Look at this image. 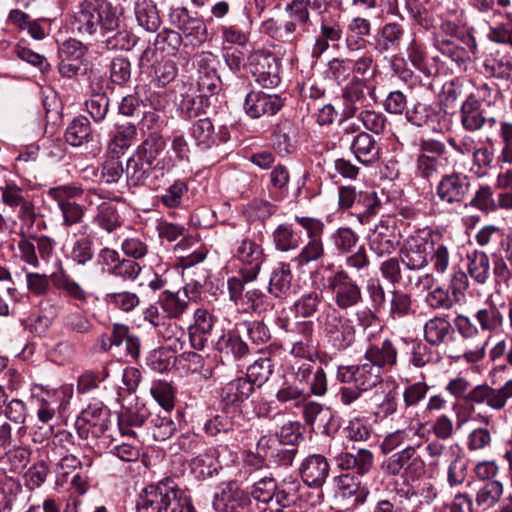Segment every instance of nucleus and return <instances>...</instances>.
<instances>
[{"mask_svg":"<svg viewBox=\"0 0 512 512\" xmlns=\"http://www.w3.org/2000/svg\"><path fill=\"white\" fill-rule=\"evenodd\" d=\"M505 306L504 301L496 304L493 295H489L484 306L478 308L472 317L458 314L454 318L457 333L471 347L464 354L467 361L477 362L485 357L489 340L503 330L505 316L501 309Z\"/></svg>","mask_w":512,"mask_h":512,"instance_id":"f257e3e1","label":"nucleus"},{"mask_svg":"<svg viewBox=\"0 0 512 512\" xmlns=\"http://www.w3.org/2000/svg\"><path fill=\"white\" fill-rule=\"evenodd\" d=\"M120 23L117 8L107 0H82L71 20V28L80 34H94L98 28L112 31Z\"/></svg>","mask_w":512,"mask_h":512,"instance_id":"f03ea898","label":"nucleus"},{"mask_svg":"<svg viewBox=\"0 0 512 512\" xmlns=\"http://www.w3.org/2000/svg\"><path fill=\"white\" fill-rule=\"evenodd\" d=\"M324 339L337 350H345L356 339V327L352 320L338 309L328 306L317 318Z\"/></svg>","mask_w":512,"mask_h":512,"instance_id":"7ed1b4c3","label":"nucleus"},{"mask_svg":"<svg viewBox=\"0 0 512 512\" xmlns=\"http://www.w3.org/2000/svg\"><path fill=\"white\" fill-rule=\"evenodd\" d=\"M338 205L341 210H349L364 225L379 212L382 202L376 191L357 190L347 185L338 188Z\"/></svg>","mask_w":512,"mask_h":512,"instance_id":"20e7f679","label":"nucleus"},{"mask_svg":"<svg viewBox=\"0 0 512 512\" xmlns=\"http://www.w3.org/2000/svg\"><path fill=\"white\" fill-rule=\"evenodd\" d=\"M422 445L423 441L417 440L387 457L381 465L384 474L411 480L419 478L425 471L424 460L418 454Z\"/></svg>","mask_w":512,"mask_h":512,"instance_id":"39448f33","label":"nucleus"},{"mask_svg":"<svg viewBox=\"0 0 512 512\" xmlns=\"http://www.w3.org/2000/svg\"><path fill=\"white\" fill-rule=\"evenodd\" d=\"M327 287L332 292L334 308L341 312L355 308L363 302L360 285L343 268H337L327 278Z\"/></svg>","mask_w":512,"mask_h":512,"instance_id":"423d86ee","label":"nucleus"},{"mask_svg":"<svg viewBox=\"0 0 512 512\" xmlns=\"http://www.w3.org/2000/svg\"><path fill=\"white\" fill-rule=\"evenodd\" d=\"M302 485L294 476L284 478L276 484L272 478H264L255 484L253 496L258 501L267 502L275 497L281 506L291 507L300 497Z\"/></svg>","mask_w":512,"mask_h":512,"instance_id":"0eeeda50","label":"nucleus"},{"mask_svg":"<svg viewBox=\"0 0 512 512\" xmlns=\"http://www.w3.org/2000/svg\"><path fill=\"white\" fill-rule=\"evenodd\" d=\"M246 282L240 277H231L227 281L229 298L246 313H263L271 310L274 303L270 296L257 288L245 290Z\"/></svg>","mask_w":512,"mask_h":512,"instance_id":"6e6552de","label":"nucleus"},{"mask_svg":"<svg viewBox=\"0 0 512 512\" xmlns=\"http://www.w3.org/2000/svg\"><path fill=\"white\" fill-rule=\"evenodd\" d=\"M232 257L240 264V278H243L245 282H252L260 272L265 260V253L261 244L254 239L244 237L235 242Z\"/></svg>","mask_w":512,"mask_h":512,"instance_id":"1a4fd4ad","label":"nucleus"},{"mask_svg":"<svg viewBox=\"0 0 512 512\" xmlns=\"http://www.w3.org/2000/svg\"><path fill=\"white\" fill-rule=\"evenodd\" d=\"M110 410L102 403L89 404L86 409L81 412L75 423L77 433L81 439H88L90 435L99 438H109L110 426Z\"/></svg>","mask_w":512,"mask_h":512,"instance_id":"9d476101","label":"nucleus"},{"mask_svg":"<svg viewBox=\"0 0 512 512\" xmlns=\"http://www.w3.org/2000/svg\"><path fill=\"white\" fill-rule=\"evenodd\" d=\"M31 450L13 437L12 426L7 421H0V464L9 467L10 471L18 472L30 462Z\"/></svg>","mask_w":512,"mask_h":512,"instance_id":"9b49d317","label":"nucleus"},{"mask_svg":"<svg viewBox=\"0 0 512 512\" xmlns=\"http://www.w3.org/2000/svg\"><path fill=\"white\" fill-rule=\"evenodd\" d=\"M82 193L81 188L72 185L52 187L47 191V195L57 203L63 218L62 225L66 228L80 224L83 221L85 209L74 200Z\"/></svg>","mask_w":512,"mask_h":512,"instance_id":"f8f14e48","label":"nucleus"},{"mask_svg":"<svg viewBox=\"0 0 512 512\" xmlns=\"http://www.w3.org/2000/svg\"><path fill=\"white\" fill-rule=\"evenodd\" d=\"M298 471L305 485L310 488L320 489L329 476L330 465L324 455L311 454L302 460ZM310 497V504L316 506L322 503L324 495L321 490H318Z\"/></svg>","mask_w":512,"mask_h":512,"instance_id":"ddd939ff","label":"nucleus"},{"mask_svg":"<svg viewBox=\"0 0 512 512\" xmlns=\"http://www.w3.org/2000/svg\"><path fill=\"white\" fill-rule=\"evenodd\" d=\"M70 387H60L53 390H44L36 396V416L43 425H53L57 416H62L72 398Z\"/></svg>","mask_w":512,"mask_h":512,"instance_id":"4468645a","label":"nucleus"},{"mask_svg":"<svg viewBox=\"0 0 512 512\" xmlns=\"http://www.w3.org/2000/svg\"><path fill=\"white\" fill-rule=\"evenodd\" d=\"M171 25L177 28L193 45L204 43L208 38L205 21L186 7H172L169 12Z\"/></svg>","mask_w":512,"mask_h":512,"instance_id":"2eb2a0df","label":"nucleus"},{"mask_svg":"<svg viewBox=\"0 0 512 512\" xmlns=\"http://www.w3.org/2000/svg\"><path fill=\"white\" fill-rule=\"evenodd\" d=\"M472 182L469 176L452 172L442 176L436 187L438 198L448 205H462L470 197Z\"/></svg>","mask_w":512,"mask_h":512,"instance_id":"dca6fc26","label":"nucleus"},{"mask_svg":"<svg viewBox=\"0 0 512 512\" xmlns=\"http://www.w3.org/2000/svg\"><path fill=\"white\" fill-rule=\"evenodd\" d=\"M381 373L380 368L363 357L357 365L339 366L336 378L341 383H354L357 387L369 391L382 381Z\"/></svg>","mask_w":512,"mask_h":512,"instance_id":"f3484780","label":"nucleus"},{"mask_svg":"<svg viewBox=\"0 0 512 512\" xmlns=\"http://www.w3.org/2000/svg\"><path fill=\"white\" fill-rule=\"evenodd\" d=\"M374 92L375 86L370 81L357 76L353 77L342 94L345 101V118H352L359 110L371 106L370 99L375 101Z\"/></svg>","mask_w":512,"mask_h":512,"instance_id":"a211bd4d","label":"nucleus"},{"mask_svg":"<svg viewBox=\"0 0 512 512\" xmlns=\"http://www.w3.org/2000/svg\"><path fill=\"white\" fill-rule=\"evenodd\" d=\"M475 503L483 512H512V493L504 495L503 482L489 481L476 491Z\"/></svg>","mask_w":512,"mask_h":512,"instance_id":"6ab92c4d","label":"nucleus"},{"mask_svg":"<svg viewBox=\"0 0 512 512\" xmlns=\"http://www.w3.org/2000/svg\"><path fill=\"white\" fill-rule=\"evenodd\" d=\"M430 249L428 264L437 275L446 274L457 260V251L453 242L445 239L439 232H429Z\"/></svg>","mask_w":512,"mask_h":512,"instance_id":"aec40b11","label":"nucleus"},{"mask_svg":"<svg viewBox=\"0 0 512 512\" xmlns=\"http://www.w3.org/2000/svg\"><path fill=\"white\" fill-rule=\"evenodd\" d=\"M512 398V379L499 388L488 384H479L471 388L467 394L470 405H486L492 410L500 411L505 408L507 401Z\"/></svg>","mask_w":512,"mask_h":512,"instance_id":"412c9836","label":"nucleus"},{"mask_svg":"<svg viewBox=\"0 0 512 512\" xmlns=\"http://www.w3.org/2000/svg\"><path fill=\"white\" fill-rule=\"evenodd\" d=\"M250 71L263 88H274L280 83L279 64L274 55L258 50L249 56Z\"/></svg>","mask_w":512,"mask_h":512,"instance_id":"4be33fe9","label":"nucleus"},{"mask_svg":"<svg viewBox=\"0 0 512 512\" xmlns=\"http://www.w3.org/2000/svg\"><path fill=\"white\" fill-rule=\"evenodd\" d=\"M430 237L414 235L408 237L399 251L401 263L407 270L418 271L428 265Z\"/></svg>","mask_w":512,"mask_h":512,"instance_id":"5701e85b","label":"nucleus"},{"mask_svg":"<svg viewBox=\"0 0 512 512\" xmlns=\"http://www.w3.org/2000/svg\"><path fill=\"white\" fill-rule=\"evenodd\" d=\"M400 244V235L393 221L381 220L369 235L370 250L378 257L391 255Z\"/></svg>","mask_w":512,"mask_h":512,"instance_id":"b1692460","label":"nucleus"},{"mask_svg":"<svg viewBox=\"0 0 512 512\" xmlns=\"http://www.w3.org/2000/svg\"><path fill=\"white\" fill-rule=\"evenodd\" d=\"M86 50V47L76 39H68L62 43L59 48L58 64L61 76L72 78L85 71L83 57Z\"/></svg>","mask_w":512,"mask_h":512,"instance_id":"393cba45","label":"nucleus"},{"mask_svg":"<svg viewBox=\"0 0 512 512\" xmlns=\"http://www.w3.org/2000/svg\"><path fill=\"white\" fill-rule=\"evenodd\" d=\"M282 106L283 100L279 95L254 90L246 94L243 103L245 113L253 119L264 115H275Z\"/></svg>","mask_w":512,"mask_h":512,"instance_id":"a878e982","label":"nucleus"},{"mask_svg":"<svg viewBox=\"0 0 512 512\" xmlns=\"http://www.w3.org/2000/svg\"><path fill=\"white\" fill-rule=\"evenodd\" d=\"M291 333V354L298 358H310L313 352L314 323L309 320L298 321L289 330Z\"/></svg>","mask_w":512,"mask_h":512,"instance_id":"bb28decb","label":"nucleus"},{"mask_svg":"<svg viewBox=\"0 0 512 512\" xmlns=\"http://www.w3.org/2000/svg\"><path fill=\"white\" fill-rule=\"evenodd\" d=\"M350 151L358 162L366 166L374 164L381 156L379 143L371 134L365 131H360L353 137Z\"/></svg>","mask_w":512,"mask_h":512,"instance_id":"cd10ccee","label":"nucleus"},{"mask_svg":"<svg viewBox=\"0 0 512 512\" xmlns=\"http://www.w3.org/2000/svg\"><path fill=\"white\" fill-rule=\"evenodd\" d=\"M460 123L467 132H477L487 125L486 115L481 108V101L475 94H470L463 101L459 111Z\"/></svg>","mask_w":512,"mask_h":512,"instance_id":"c85d7f7f","label":"nucleus"},{"mask_svg":"<svg viewBox=\"0 0 512 512\" xmlns=\"http://www.w3.org/2000/svg\"><path fill=\"white\" fill-rule=\"evenodd\" d=\"M406 35L405 26L398 21L385 23L379 28L375 40V50L379 53L397 51L401 48Z\"/></svg>","mask_w":512,"mask_h":512,"instance_id":"c756f323","label":"nucleus"},{"mask_svg":"<svg viewBox=\"0 0 512 512\" xmlns=\"http://www.w3.org/2000/svg\"><path fill=\"white\" fill-rule=\"evenodd\" d=\"M198 72L199 76L197 84L202 92L214 94L220 87V77L217 75L214 63L216 56L209 51H203L198 55Z\"/></svg>","mask_w":512,"mask_h":512,"instance_id":"7c9ffc66","label":"nucleus"},{"mask_svg":"<svg viewBox=\"0 0 512 512\" xmlns=\"http://www.w3.org/2000/svg\"><path fill=\"white\" fill-rule=\"evenodd\" d=\"M252 501L250 497L239 489H223L216 494L213 506L223 512H251Z\"/></svg>","mask_w":512,"mask_h":512,"instance_id":"2f4dec72","label":"nucleus"},{"mask_svg":"<svg viewBox=\"0 0 512 512\" xmlns=\"http://www.w3.org/2000/svg\"><path fill=\"white\" fill-rule=\"evenodd\" d=\"M164 512H194L189 495L173 479L164 478Z\"/></svg>","mask_w":512,"mask_h":512,"instance_id":"473e14b6","label":"nucleus"},{"mask_svg":"<svg viewBox=\"0 0 512 512\" xmlns=\"http://www.w3.org/2000/svg\"><path fill=\"white\" fill-rule=\"evenodd\" d=\"M364 357L381 371L389 370L397 364L398 351L393 342L385 338L380 344H371L365 351Z\"/></svg>","mask_w":512,"mask_h":512,"instance_id":"72a5a7b5","label":"nucleus"},{"mask_svg":"<svg viewBox=\"0 0 512 512\" xmlns=\"http://www.w3.org/2000/svg\"><path fill=\"white\" fill-rule=\"evenodd\" d=\"M434 47L443 56L455 62L458 67H465L471 61V54L476 49L475 43L469 49L461 46L456 40L442 35H436L434 38Z\"/></svg>","mask_w":512,"mask_h":512,"instance_id":"f704fd0d","label":"nucleus"},{"mask_svg":"<svg viewBox=\"0 0 512 512\" xmlns=\"http://www.w3.org/2000/svg\"><path fill=\"white\" fill-rule=\"evenodd\" d=\"M454 329L447 317L434 316L427 320L423 327V336L427 343L439 346L452 339Z\"/></svg>","mask_w":512,"mask_h":512,"instance_id":"c9c22d12","label":"nucleus"},{"mask_svg":"<svg viewBox=\"0 0 512 512\" xmlns=\"http://www.w3.org/2000/svg\"><path fill=\"white\" fill-rule=\"evenodd\" d=\"M336 461L342 470L354 469L358 475L362 476L371 470L374 456L370 450L359 448L356 450V453L341 452Z\"/></svg>","mask_w":512,"mask_h":512,"instance_id":"e433bc0d","label":"nucleus"},{"mask_svg":"<svg viewBox=\"0 0 512 512\" xmlns=\"http://www.w3.org/2000/svg\"><path fill=\"white\" fill-rule=\"evenodd\" d=\"M164 505V479L145 487L136 500V512H162Z\"/></svg>","mask_w":512,"mask_h":512,"instance_id":"4c0bfd02","label":"nucleus"},{"mask_svg":"<svg viewBox=\"0 0 512 512\" xmlns=\"http://www.w3.org/2000/svg\"><path fill=\"white\" fill-rule=\"evenodd\" d=\"M484 73L505 83H512V56L499 52L487 56L483 63Z\"/></svg>","mask_w":512,"mask_h":512,"instance_id":"58836bf2","label":"nucleus"},{"mask_svg":"<svg viewBox=\"0 0 512 512\" xmlns=\"http://www.w3.org/2000/svg\"><path fill=\"white\" fill-rule=\"evenodd\" d=\"M292 271L290 263L280 262L271 272L269 292L276 298H286L292 291Z\"/></svg>","mask_w":512,"mask_h":512,"instance_id":"ea45409f","label":"nucleus"},{"mask_svg":"<svg viewBox=\"0 0 512 512\" xmlns=\"http://www.w3.org/2000/svg\"><path fill=\"white\" fill-rule=\"evenodd\" d=\"M136 136L137 129L134 124L127 122L117 125L108 142L107 155H124Z\"/></svg>","mask_w":512,"mask_h":512,"instance_id":"a19ab883","label":"nucleus"},{"mask_svg":"<svg viewBox=\"0 0 512 512\" xmlns=\"http://www.w3.org/2000/svg\"><path fill=\"white\" fill-rule=\"evenodd\" d=\"M342 28L339 21L323 18L320 25V35L312 48V56L319 58L328 48L329 42H338L342 38Z\"/></svg>","mask_w":512,"mask_h":512,"instance_id":"79ce46f5","label":"nucleus"},{"mask_svg":"<svg viewBox=\"0 0 512 512\" xmlns=\"http://www.w3.org/2000/svg\"><path fill=\"white\" fill-rule=\"evenodd\" d=\"M424 428V423L417 422V428L407 427L398 429L389 433L383 439L381 449L384 454L390 453L402 445H408L417 440H422L423 434L421 430Z\"/></svg>","mask_w":512,"mask_h":512,"instance_id":"37998d69","label":"nucleus"},{"mask_svg":"<svg viewBox=\"0 0 512 512\" xmlns=\"http://www.w3.org/2000/svg\"><path fill=\"white\" fill-rule=\"evenodd\" d=\"M217 350L227 360H239L249 353L246 342L233 331L224 333L217 342Z\"/></svg>","mask_w":512,"mask_h":512,"instance_id":"c03bdc74","label":"nucleus"},{"mask_svg":"<svg viewBox=\"0 0 512 512\" xmlns=\"http://www.w3.org/2000/svg\"><path fill=\"white\" fill-rule=\"evenodd\" d=\"M149 411L145 406L128 409L118 417V429L122 436L135 438L137 436L136 428H141L149 416Z\"/></svg>","mask_w":512,"mask_h":512,"instance_id":"a18cd8bd","label":"nucleus"},{"mask_svg":"<svg viewBox=\"0 0 512 512\" xmlns=\"http://www.w3.org/2000/svg\"><path fill=\"white\" fill-rule=\"evenodd\" d=\"M93 223L101 230L112 233L123 224L117 206L111 202H103L97 206Z\"/></svg>","mask_w":512,"mask_h":512,"instance_id":"49530a36","label":"nucleus"},{"mask_svg":"<svg viewBox=\"0 0 512 512\" xmlns=\"http://www.w3.org/2000/svg\"><path fill=\"white\" fill-rule=\"evenodd\" d=\"M157 303L167 317L175 319H180L189 308V303L181 295L180 290L177 292L169 290L161 292Z\"/></svg>","mask_w":512,"mask_h":512,"instance_id":"de8ad7c7","label":"nucleus"},{"mask_svg":"<svg viewBox=\"0 0 512 512\" xmlns=\"http://www.w3.org/2000/svg\"><path fill=\"white\" fill-rule=\"evenodd\" d=\"M189 468L196 479L205 480L218 473L219 464L215 453L209 450L191 459Z\"/></svg>","mask_w":512,"mask_h":512,"instance_id":"09e8293b","label":"nucleus"},{"mask_svg":"<svg viewBox=\"0 0 512 512\" xmlns=\"http://www.w3.org/2000/svg\"><path fill=\"white\" fill-rule=\"evenodd\" d=\"M254 392V385L250 379L241 377L227 383L222 388L221 396L228 404H236L245 401Z\"/></svg>","mask_w":512,"mask_h":512,"instance_id":"8fccbe9b","label":"nucleus"},{"mask_svg":"<svg viewBox=\"0 0 512 512\" xmlns=\"http://www.w3.org/2000/svg\"><path fill=\"white\" fill-rule=\"evenodd\" d=\"M92 134L90 121L85 116L74 118L65 132V139L68 144L74 147L89 142Z\"/></svg>","mask_w":512,"mask_h":512,"instance_id":"3c124183","label":"nucleus"},{"mask_svg":"<svg viewBox=\"0 0 512 512\" xmlns=\"http://www.w3.org/2000/svg\"><path fill=\"white\" fill-rule=\"evenodd\" d=\"M272 241L277 250L288 252L300 246L301 236L294 231L291 224L283 223L273 231Z\"/></svg>","mask_w":512,"mask_h":512,"instance_id":"603ef678","label":"nucleus"},{"mask_svg":"<svg viewBox=\"0 0 512 512\" xmlns=\"http://www.w3.org/2000/svg\"><path fill=\"white\" fill-rule=\"evenodd\" d=\"M178 75V67L175 61L163 59L155 62L150 71V82L158 88L167 86Z\"/></svg>","mask_w":512,"mask_h":512,"instance_id":"864d4df0","label":"nucleus"},{"mask_svg":"<svg viewBox=\"0 0 512 512\" xmlns=\"http://www.w3.org/2000/svg\"><path fill=\"white\" fill-rule=\"evenodd\" d=\"M166 147L165 139L159 134H150L135 150L137 155L145 161L148 168H152L158 156Z\"/></svg>","mask_w":512,"mask_h":512,"instance_id":"5fc2aeb1","label":"nucleus"},{"mask_svg":"<svg viewBox=\"0 0 512 512\" xmlns=\"http://www.w3.org/2000/svg\"><path fill=\"white\" fill-rule=\"evenodd\" d=\"M94 242L90 236L77 238L66 254V258L79 266H85L94 258Z\"/></svg>","mask_w":512,"mask_h":512,"instance_id":"6e6d98bb","label":"nucleus"},{"mask_svg":"<svg viewBox=\"0 0 512 512\" xmlns=\"http://www.w3.org/2000/svg\"><path fill=\"white\" fill-rule=\"evenodd\" d=\"M135 16L138 24L146 31L154 32L160 26V16L152 0L138 2L135 7Z\"/></svg>","mask_w":512,"mask_h":512,"instance_id":"4d7b16f0","label":"nucleus"},{"mask_svg":"<svg viewBox=\"0 0 512 512\" xmlns=\"http://www.w3.org/2000/svg\"><path fill=\"white\" fill-rule=\"evenodd\" d=\"M191 137L195 141L196 146L202 150L209 149L217 144V135L209 118L199 119L193 123Z\"/></svg>","mask_w":512,"mask_h":512,"instance_id":"13d9d810","label":"nucleus"},{"mask_svg":"<svg viewBox=\"0 0 512 512\" xmlns=\"http://www.w3.org/2000/svg\"><path fill=\"white\" fill-rule=\"evenodd\" d=\"M336 487L343 497H355V503L363 504L369 491L361 487L357 478L351 474H342L335 478Z\"/></svg>","mask_w":512,"mask_h":512,"instance_id":"bf43d9fd","label":"nucleus"},{"mask_svg":"<svg viewBox=\"0 0 512 512\" xmlns=\"http://www.w3.org/2000/svg\"><path fill=\"white\" fill-rule=\"evenodd\" d=\"M309 398L305 387L286 380L276 393V399L289 407L300 408L305 399Z\"/></svg>","mask_w":512,"mask_h":512,"instance_id":"052dcab7","label":"nucleus"},{"mask_svg":"<svg viewBox=\"0 0 512 512\" xmlns=\"http://www.w3.org/2000/svg\"><path fill=\"white\" fill-rule=\"evenodd\" d=\"M177 426L170 415V411H163L152 417L148 430L156 441L169 439L176 431Z\"/></svg>","mask_w":512,"mask_h":512,"instance_id":"680f3d73","label":"nucleus"},{"mask_svg":"<svg viewBox=\"0 0 512 512\" xmlns=\"http://www.w3.org/2000/svg\"><path fill=\"white\" fill-rule=\"evenodd\" d=\"M325 256V248L323 239H312L302 247L300 252L292 258V263L295 264L296 269H302L312 262L319 261Z\"/></svg>","mask_w":512,"mask_h":512,"instance_id":"e2e57ef3","label":"nucleus"},{"mask_svg":"<svg viewBox=\"0 0 512 512\" xmlns=\"http://www.w3.org/2000/svg\"><path fill=\"white\" fill-rule=\"evenodd\" d=\"M53 283L56 289L77 301L85 303L89 298V294L85 289L63 269H61L58 275L54 276Z\"/></svg>","mask_w":512,"mask_h":512,"instance_id":"0e129e2a","label":"nucleus"},{"mask_svg":"<svg viewBox=\"0 0 512 512\" xmlns=\"http://www.w3.org/2000/svg\"><path fill=\"white\" fill-rule=\"evenodd\" d=\"M357 121L360 122L363 128L375 135L383 134L387 128V118L380 112L368 108H363L356 112Z\"/></svg>","mask_w":512,"mask_h":512,"instance_id":"69168bd1","label":"nucleus"},{"mask_svg":"<svg viewBox=\"0 0 512 512\" xmlns=\"http://www.w3.org/2000/svg\"><path fill=\"white\" fill-rule=\"evenodd\" d=\"M324 296L315 290L302 294L293 305L296 315L303 318L312 317L322 304Z\"/></svg>","mask_w":512,"mask_h":512,"instance_id":"338daca9","label":"nucleus"},{"mask_svg":"<svg viewBox=\"0 0 512 512\" xmlns=\"http://www.w3.org/2000/svg\"><path fill=\"white\" fill-rule=\"evenodd\" d=\"M412 312L411 295L394 288L390 292L389 317L393 320L402 319Z\"/></svg>","mask_w":512,"mask_h":512,"instance_id":"774afa93","label":"nucleus"}]
</instances>
